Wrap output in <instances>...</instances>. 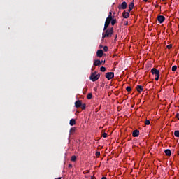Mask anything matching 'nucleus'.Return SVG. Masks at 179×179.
<instances>
[{
    "label": "nucleus",
    "mask_w": 179,
    "mask_h": 179,
    "mask_svg": "<svg viewBox=\"0 0 179 179\" xmlns=\"http://www.w3.org/2000/svg\"><path fill=\"white\" fill-rule=\"evenodd\" d=\"M110 23H111L112 26H114L115 24V23H117V20L112 19V21H110Z\"/></svg>",
    "instance_id": "obj_20"
},
{
    "label": "nucleus",
    "mask_w": 179,
    "mask_h": 179,
    "mask_svg": "<svg viewBox=\"0 0 179 179\" xmlns=\"http://www.w3.org/2000/svg\"><path fill=\"white\" fill-rule=\"evenodd\" d=\"M162 1H166V0H162Z\"/></svg>",
    "instance_id": "obj_42"
},
{
    "label": "nucleus",
    "mask_w": 179,
    "mask_h": 179,
    "mask_svg": "<svg viewBox=\"0 0 179 179\" xmlns=\"http://www.w3.org/2000/svg\"><path fill=\"white\" fill-rule=\"evenodd\" d=\"M166 48H168L169 50H170L171 48H173V45L170 44V45H168L166 46Z\"/></svg>",
    "instance_id": "obj_29"
},
{
    "label": "nucleus",
    "mask_w": 179,
    "mask_h": 179,
    "mask_svg": "<svg viewBox=\"0 0 179 179\" xmlns=\"http://www.w3.org/2000/svg\"><path fill=\"white\" fill-rule=\"evenodd\" d=\"M134 138H138V136H139V130L138 129H136L133 131V134H132Z\"/></svg>",
    "instance_id": "obj_12"
},
{
    "label": "nucleus",
    "mask_w": 179,
    "mask_h": 179,
    "mask_svg": "<svg viewBox=\"0 0 179 179\" xmlns=\"http://www.w3.org/2000/svg\"><path fill=\"white\" fill-rule=\"evenodd\" d=\"M126 90H127V92H131V90H132V89L131 88V87H127L126 88Z\"/></svg>",
    "instance_id": "obj_30"
},
{
    "label": "nucleus",
    "mask_w": 179,
    "mask_h": 179,
    "mask_svg": "<svg viewBox=\"0 0 179 179\" xmlns=\"http://www.w3.org/2000/svg\"><path fill=\"white\" fill-rule=\"evenodd\" d=\"M95 155L96 156H100V152H96Z\"/></svg>",
    "instance_id": "obj_32"
},
{
    "label": "nucleus",
    "mask_w": 179,
    "mask_h": 179,
    "mask_svg": "<svg viewBox=\"0 0 179 179\" xmlns=\"http://www.w3.org/2000/svg\"><path fill=\"white\" fill-rule=\"evenodd\" d=\"M108 16H113V13L109 12V15H108Z\"/></svg>",
    "instance_id": "obj_35"
},
{
    "label": "nucleus",
    "mask_w": 179,
    "mask_h": 179,
    "mask_svg": "<svg viewBox=\"0 0 179 179\" xmlns=\"http://www.w3.org/2000/svg\"><path fill=\"white\" fill-rule=\"evenodd\" d=\"M176 71H177V66L175 65L172 66V71L176 72Z\"/></svg>",
    "instance_id": "obj_24"
},
{
    "label": "nucleus",
    "mask_w": 179,
    "mask_h": 179,
    "mask_svg": "<svg viewBox=\"0 0 179 179\" xmlns=\"http://www.w3.org/2000/svg\"><path fill=\"white\" fill-rule=\"evenodd\" d=\"M127 3L125 1H123L122 3V4L118 6V9L119 10H121V9L125 10V9H127Z\"/></svg>",
    "instance_id": "obj_5"
},
{
    "label": "nucleus",
    "mask_w": 179,
    "mask_h": 179,
    "mask_svg": "<svg viewBox=\"0 0 179 179\" xmlns=\"http://www.w3.org/2000/svg\"><path fill=\"white\" fill-rule=\"evenodd\" d=\"M69 124L71 127H73V125L76 124V121L75 120V119H71Z\"/></svg>",
    "instance_id": "obj_15"
},
{
    "label": "nucleus",
    "mask_w": 179,
    "mask_h": 179,
    "mask_svg": "<svg viewBox=\"0 0 179 179\" xmlns=\"http://www.w3.org/2000/svg\"><path fill=\"white\" fill-rule=\"evenodd\" d=\"M112 20H113V16H108L106 20V21L109 22V23H111Z\"/></svg>",
    "instance_id": "obj_18"
},
{
    "label": "nucleus",
    "mask_w": 179,
    "mask_h": 179,
    "mask_svg": "<svg viewBox=\"0 0 179 179\" xmlns=\"http://www.w3.org/2000/svg\"><path fill=\"white\" fill-rule=\"evenodd\" d=\"M96 178H93L92 179H95Z\"/></svg>",
    "instance_id": "obj_41"
},
{
    "label": "nucleus",
    "mask_w": 179,
    "mask_h": 179,
    "mask_svg": "<svg viewBox=\"0 0 179 179\" xmlns=\"http://www.w3.org/2000/svg\"><path fill=\"white\" fill-rule=\"evenodd\" d=\"M134 6H135V3H134V2H131V3L129 5V10H128V12H131V10H132V9H134Z\"/></svg>",
    "instance_id": "obj_14"
},
{
    "label": "nucleus",
    "mask_w": 179,
    "mask_h": 179,
    "mask_svg": "<svg viewBox=\"0 0 179 179\" xmlns=\"http://www.w3.org/2000/svg\"><path fill=\"white\" fill-rule=\"evenodd\" d=\"M92 93H89V94H87V99L88 100L92 99Z\"/></svg>",
    "instance_id": "obj_21"
},
{
    "label": "nucleus",
    "mask_w": 179,
    "mask_h": 179,
    "mask_svg": "<svg viewBox=\"0 0 179 179\" xmlns=\"http://www.w3.org/2000/svg\"><path fill=\"white\" fill-rule=\"evenodd\" d=\"M106 37H107V34L105 32L102 33V38H103V40H104V38H106Z\"/></svg>",
    "instance_id": "obj_26"
},
{
    "label": "nucleus",
    "mask_w": 179,
    "mask_h": 179,
    "mask_svg": "<svg viewBox=\"0 0 179 179\" xmlns=\"http://www.w3.org/2000/svg\"><path fill=\"white\" fill-rule=\"evenodd\" d=\"M145 125H150V120H145Z\"/></svg>",
    "instance_id": "obj_28"
},
{
    "label": "nucleus",
    "mask_w": 179,
    "mask_h": 179,
    "mask_svg": "<svg viewBox=\"0 0 179 179\" xmlns=\"http://www.w3.org/2000/svg\"><path fill=\"white\" fill-rule=\"evenodd\" d=\"M69 169H72V164H69Z\"/></svg>",
    "instance_id": "obj_34"
},
{
    "label": "nucleus",
    "mask_w": 179,
    "mask_h": 179,
    "mask_svg": "<svg viewBox=\"0 0 179 179\" xmlns=\"http://www.w3.org/2000/svg\"><path fill=\"white\" fill-rule=\"evenodd\" d=\"M105 33L107 37H113V34H114V27H110L105 30Z\"/></svg>",
    "instance_id": "obj_3"
},
{
    "label": "nucleus",
    "mask_w": 179,
    "mask_h": 179,
    "mask_svg": "<svg viewBox=\"0 0 179 179\" xmlns=\"http://www.w3.org/2000/svg\"><path fill=\"white\" fill-rule=\"evenodd\" d=\"M101 64H106V60L101 61Z\"/></svg>",
    "instance_id": "obj_36"
},
{
    "label": "nucleus",
    "mask_w": 179,
    "mask_h": 179,
    "mask_svg": "<svg viewBox=\"0 0 179 179\" xmlns=\"http://www.w3.org/2000/svg\"><path fill=\"white\" fill-rule=\"evenodd\" d=\"M107 133H103L102 135L103 138H107Z\"/></svg>",
    "instance_id": "obj_31"
},
{
    "label": "nucleus",
    "mask_w": 179,
    "mask_h": 179,
    "mask_svg": "<svg viewBox=\"0 0 179 179\" xmlns=\"http://www.w3.org/2000/svg\"><path fill=\"white\" fill-rule=\"evenodd\" d=\"M90 79L92 82H96V80H99V79H100V74H97V72L95 71L91 74Z\"/></svg>",
    "instance_id": "obj_2"
},
{
    "label": "nucleus",
    "mask_w": 179,
    "mask_h": 179,
    "mask_svg": "<svg viewBox=\"0 0 179 179\" xmlns=\"http://www.w3.org/2000/svg\"><path fill=\"white\" fill-rule=\"evenodd\" d=\"M164 153L166 156H171V150L169 149L165 150Z\"/></svg>",
    "instance_id": "obj_16"
},
{
    "label": "nucleus",
    "mask_w": 179,
    "mask_h": 179,
    "mask_svg": "<svg viewBox=\"0 0 179 179\" xmlns=\"http://www.w3.org/2000/svg\"><path fill=\"white\" fill-rule=\"evenodd\" d=\"M93 65L94 66H100L101 65V61L99 59L94 60Z\"/></svg>",
    "instance_id": "obj_8"
},
{
    "label": "nucleus",
    "mask_w": 179,
    "mask_h": 179,
    "mask_svg": "<svg viewBox=\"0 0 179 179\" xmlns=\"http://www.w3.org/2000/svg\"><path fill=\"white\" fill-rule=\"evenodd\" d=\"M81 108L83 110H85L86 109V104L85 103H81V106H80Z\"/></svg>",
    "instance_id": "obj_22"
},
{
    "label": "nucleus",
    "mask_w": 179,
    "mask_h": 179,
    "mask_svg": "<svg viewBox=\"0 0 179 179\" xmlns=\"http://www.w3.org/2000/svg\"><path fill=\"white\" fill-rule=\"evenodd\" d=\"M151 73L152 75L155 76V80H159V78H160V71L157 70L156 68H152L151 69Z\"/></svg>",
    "instance_id": "obj_1"
},
{
    "label": "nucleus",
    "mask_w": 179,
    "mask_h": 179,
    "mask_svg": "<svg viewBox=\"0 0 179 179\" xmlns=\"http://www.w3.org/2000/svg\"><path fill=\"white\" fill-rule=\"evenodd\" d=\"M80 106H82V101H80V100H78L75 102V107L76 108H80Z\"/></svg>",
    "instance_id": "obj_9"
},
{
    "label": "nucleus",
    "mask_w": 179,
    "mask_h": 179,
    "mask_svg": "<svg viewBox=\"0 0 179 179\" xmlns=\"http://www.w3.org/2000/svg\"><path fill=\"white\" fill-rule=\"evenodd\" d=\"M55 179H62V178H61V177H59V178H55Z\"/></svg>",
    "instance_id": "obj_39"
},
{
    "label": "nucleus",
    "mask_w": 179,
    "mask_h": 179,
    "mask_svg": "<svg viewBox=\"0 0 179 179\" xmlns=\"http://www.w3.org/2000/svg\"><path fill=\"white\" fill-rule=\"evenodd\" d=\"M122 17H124V19H128V17H129V11H124L122 13Z\"/></svg>",
    "instance_id": "obj_10"
},
{
    "label": "nucleus",
    "mask_w": 179,
    "mask_h": 179,
    "mask_svg": "<svg viewBox=\"0 0 179 179\" xmlns=\"http://www.w3.org/2000/svg\"><path fill=\"white\" fill-rule=\"evenodd\" d=\"M71 162H76V156L73 155L71 157Z\"/></svg>",
    "instance_id": "obj_23"
},
{
    "label": "nucleus",
    "mask_w": 179,
    "mask_h": 179,
    "mask_svg": "<svg viewBox=\"0 0 179 179\" xmlns=\"http://www.w3.org/2000/svg\"><path fill=\"white\" fill-rule=\"evenodd\" d=\"M101 179H107V178L105 177V176H103V177L101 178Z\"/></svg>",
    "instance_id": "obj_37"
},
{
    "label": "nucleus",
    "mask_w": 179,
    "mask_h": 179,
    "mask_svg": "<svg viewBox=\"0 0 179 179\" xmlns=\"http://www.w3.org/2000/svg\"><path fill=\"white\" fill-rule=\"evenodd\" d=\"M157 20L160 23V24H162V23H163V22H164V20H166V17H164V16H163V15H159L157 17Z\"/></svg>",
    "instance_id": "obj_6"
},
{
    "label": "nucleus",
    "mask_w": 179,
    "mask_h": 179,
    "mask_svg": "<svg viewBox=\"0 0 179 179\" xmlns=\"http://www.w3.org/2000/svg\"><path fill=\"white\" fill-rule=\"evenodd\" d=\"M105 76L108 80H111V79L114 78V72L106 73Z\"/></svg>",
    "instance_id": "obj_4"
},
{
    "label": "nucleus",
    "mask_w": 179,
    "mask_h": 179,
    "mask_svg": "<svg viewBox=\"0 0 179 179\" xmlns=\"http://www.w3.org/2000/svg\"><path fill=\"white\" fill-rule=\"evenodd\" d=\"M174 135L176 138H179V130H176L174 131Z\"/></svg>",
    "instance_id": "obj_19"
},
{
    "label": "nucleus",
    "mask_w": 179,
    "mask_h": 179,
    "mask_svg": "<svg viewBox=\"0 0 179 179\" xmlns=\"http://www.w3.org/2000/svg\"><path fill=\"white\" fill-rule=\"evenodd\" d=\"M125 26H128V22H126Z\"/></svg>",
    "instance_id": "obj_38"
},
{
    "label": "nucleus",
    "mask_w": 179,
    "mask_h": 179,
    "mask_svg": "<svg viewBox=\"0 0 179 179\" xmlns=\"http://www.w3.org/2000/svg\"><path fill=\"white\" fill-rule=\"evenodd\" d=\"M136 89L137 92H138V93H141V92H143V86L142 85H137Z\"/></svg>",
    "instance_id": "obj_11"
},
{
    "label": "nucleus",
    "mask_w": 179,
    "mask_h": 179,
    "mask_svg": "<svg viewBox=\"0 0 179 179\" xmlns=\"http://www.w3.org/2000/svg\"><path fill=\"white\" fill-rule=\"evenodd\" d=\"M144 1V2H148V0H143Z\"/></svg>",
    "instance_id": "obj_40"
},
{
    "label": "nucleus",
    "mask_w": 179,
    "mask_h": 179,
    "mask_svg": "<svg viewBox=\"0 0 179 179\" xmlns=\"http://www.w3.org/2000/svg\"><path fill=\"white\" fill-rule=\"evenodd\" d=\"M176 117L178 120H179V113H177V114H176Z\"/></svg>",
    "instance_id": "obj_33"
},
{
    "label": "nucleus",
    "mask_w": 179,
    "mask_h": 179,
    "mask_svg": "<svg viewBox=\"0 0 179 179\" xmlns=\"http://www.w3.org/2000/svg\"><path fill=\"white\" fill-rule=\"evenodd\" d=\"M103 50H99L96 52V56L99 58H101V57H103Z\"/></svg>",
    "instance_id": "obj_7"
},
{
    "label": "nucleus",
    "mask_w": 179,
    "mask_h": 179,
    "mask_svg": "<svg viewBox=\"0 0 179 179\" xmlns=\"http://www.w3.org/2000/svg\"><path fill=\"white\" fill-rule=\"evenodd\" d=\"M110 23H111V22H109L108 21H105V24H104V27H103V31H106V30L108 29V27L110 26Z\"/></svg>",
    "instance_id": "obj_13"
},
{
    "label": "nucleus",
    "mask_w": 179,
    "mask_h": 179,
    "mask_svg": "<svg viewBox=\"0 0 179 179\" xmlns=\"http://www.w3.org/2000/svg\"><path fill=\"white\" fill-rule=\"evenodd\" d=\"M76 131V129L75 127H71L70 129V135H73L75 134V131Z\"/></svg>",
    "instance_id": "obj_17"
},
{
    "label": "nucleus",
    "mask_w": 179,
    "mask_h": 179,
    "mask_svg": "<svg viewBox=\"0 0 179 179\" xmlns=\"http://www.w3.org/2000/svg\"><path fill=\"white\" fill-rule=\"evenodd\" d=\"M103 51H105V52H107L108 51V46H104L103 47Z\"/></svg>",
    "instance_id": "obj_27"
},
{
    "label": "nucleus",
    "mask_w": 179,
    "mask_h": 179,
    "mask_svg": "<svg viewBox=\"0 0 179 179\" xmlns=\"http://www.w3.org/2000/svg\"><path fill=\"white\" fill-rule=\"evenodd\" d=\"M178 156H179V152H178Z\"/></svg>",
    "instance_id": "obj_43"
},
{
    "label": "nucleus",
    "mask_w": 179,
    "mask_h": 179,
    "mask_svg": "<svg viewBox=\"0 0 179 179\" xmlns=\"http://www.w3.org/2000/svg\"><path fill=\"white\" fill-rule=\"evenodd\" d=\"M100 71H101V72H106V67L101 66V67L100 68Z\"/></svg>",
    "instance_id": "obj_25"
}]
</instances>
